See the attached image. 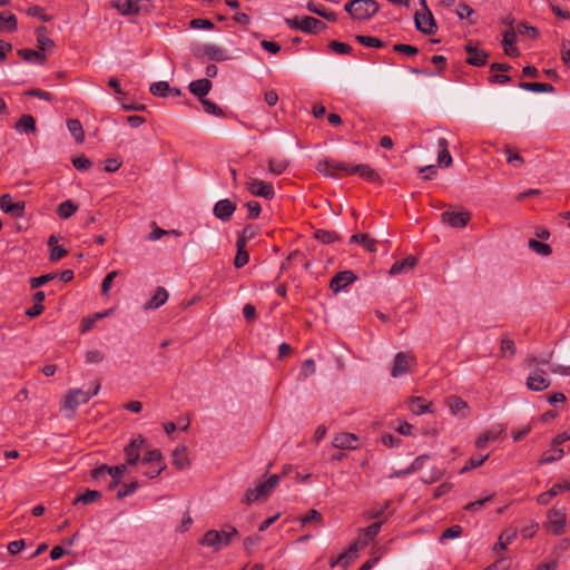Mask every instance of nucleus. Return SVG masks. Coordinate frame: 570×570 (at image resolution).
<instances>
[{
    "label": "nucleus",
    "mask_w": 570,
    "mask_h": 570,
    "mask_svg": "<svg viewBox=\"0 0 570 570\" xmlns=\"http://www.w3.org/2000/svg\"><path fill=\"white\" fill-rule=\"evenodd\" d=\"M504 151L505 154H508L507 161L513 167H520L523 164V158L521 157V155L518 153H512L510 146H505Z\"/></svg>",
    "instance_id": "63"
},
{
    "label": "nucleus",
    "mask_w": 570,
    "mask_h": 570,
    "mask_svg": "<svg viewBox=\"0 0 570 570\" xmlns=\"http://www.w3.org/2000/svg\"><path fill=\"white\" fill-rule=\"evenodd\" d=\"M328 48L338 55H350L353 50V48L348 43L341 42L337 40H332L328 43Z\"/></svg>",
    "instance_id": "56"
},
{
    "label": "nucleus",
    "mask_w": 570,
    "mask_h": 570,
    "mask_svg": "<svg viewBox=\"0 0 570 570\" xmlns=\"http://www.w3.org/2000/svg\"><path fill=\"white\" fill-rule=\"evenodd\" d=\"M464 50L468 53L465 62L474 67H483L488 63L489 53L482 49H479L473 41H468L464 46Z\"/></svg>",
    "instance_id": "14"
},
{
    "label": "nucleus",
    "mask_w": 570,
    "mask_h": 570,
    "mask_svg": "<svg viewBox=\"0 0 570 570\" xmlns=\"http://www.w3.org/2000/svg\"><path fill=\"white\" fill-rule=\"evenodd\" d=\"M236 248L237 253L234 259V266L236 268H242L249 262V254L246 246L243 244V240H236Z\"/></svg>",
    "instance_id": "38"
},
{
    "label": "nucleus",
    "mask_w": 570,
    "mask_h": 570,
    "mask_svg": "<svg viewBox=\"0 0 570 570\" xmlns=\"http://www.w3.org/2000/svg\"><path fill=\"white\" fill-rule=\"evenodd\" d=\"M567 514L563 510L551 509L548 512V520L543 527L553 535H561L566 531Z\"/></svg>",
    "instance_id": "6"
},
{
    "label": "nucleus",
    "mask_w": 570,
    "mask_h": 570,
    "mask_svg": "<svg viewBox=\"0 0 570 570\" xmlns=\"http://www.w3.org/2000/svg\"><path fill=\"white\" fill-rule=\"evenodd\" d=\"M351 244H361L367 252L374 253L376 252L377 240L371 238L368 234H354L350 238Z\"/></svg>",
    "instance_id": "30"
},
{
    "label": "nucleus",
    "mask_w": 570,
    "mask_h": 570,
    "mask_svg": "<svg viewBox=\"0 0 570 570\" xmlns=\"http://www.w3.org/2000/svg\"><path fill=\"white\" fill-rule=\"evenodd\" d=\"M37 32V47L38 49L45 53L46 50L53 48L55 41L47 37L48 28L45 26H40L36 30Z\"/></svg>",
    "instance_id": "29"
},
{
    "label": "nucleus",
    "mask_w": 570,
    "mask_h": 570,
    "mask_svg": "<svg viewBox=\"0 0 570 570\" xmlns=\"http://www.w3.org/2000/svg\"><path fill=\"white\" fill-rule=\"evenodd\" d=\"M99 390V382L96 383V386L92 391H83L81 389L70 390L65 396L60 410L67 412V417H73L78 406L80 404L88 403L92 396L98 394Z\"/></svg>",
    "instance_id": "1"
},
{
    "label": "nucleus",
    "mask_w": 570,
    "mask_h": 570,
    "mask_svg": "<svg viewBox=\"0 0 570 570\" xmlns=\"http://www.w3.org/2000/svg\"><path fill=\"white\" fill-rule=\"evenodd\" d=\"M564 452L560 448H553L552 450L543 452L539 460V465L553 463L563 456Z\"/></svg>",
    "instance_id": "44"
},
{
    "label": "nucleus",
    "mask_w": 570,
    "mask_h": 570,
    "mask_svg": "<svg viewBox=\"0 0 570 570\" xmlns=\"http://www.w3.org/2000/svg\"><path fill=\"white\" fill-rule=\"evenodd\" d=\"M431 405L432 403L426 402L422 396H411L407 401L409 410L415 415L431 412Z\"/></svg>",
    "instance_id": "25"
},
{
    "label": "nucleus",
    "mask_w": 570,
    "mask_h": 570,
    "mask_svg": "<svg viewBox=\"0 0 570 570\" xmlns=\"http://www.w3.org/2000/svg\"><path fill=\"white\" fill-rule=\"evenodd\" d=\"M314 237L323 244H333L341 240V236L334 230L316 229Z\"/></svg>",
    "instance_id": "39"
},
{
    "label": "nucleus",
    "mask_w": 570,
    "mask_h": 570,
    "mask_svg": "<svg viewBox=\"0 0 570 570\" xmlns=\"http://www.w3.org/2000/svg\"><path fill=\"white\" fill-rule=\"evenodd\" d=\"M285 23L293 30H301L309 35H317L327 28L322 20L311 16H305L303 18H286Z\"/></svg>",
    "instance_id": "4"
},
{
    "label": "nucleus",
    "mask_w": 570,
    "mask_h": 570,
    "mask_svg": "<svg viewBox=\"0 0 570 570\" xmlns=\"http://www.w3.org/2000/svg\"><path fill=\"white\" fill-rule=\"evenodd\" d=\"M256 236V227L254 225H246L243 230L238 234L237 240H243V244L247 246L248 240Z\"/></svg>",
    "instance_id": "60"
},
{
    "label": "nucleus",
    "mask_w": 570,
    "mask_h": 570,
    "mask_svg": "<svg viewBox=\"0 0 570 570\" xmlns=\"http://www.w3.org/2000/svg\"><path fill=\"white\" fill-rule=\"evenodd\" d=\"M529 248L541 256H549L552 253V248L550 245L539 242L537 239L529 240Z\"/></svg>",
    "instance_id": "51"
},
{
    "label": "nucleus",
    "mask_w": 570,
    "mask_h": 570,
    "mask_svg": "<svg viewBox=\"0 0 570 570\" xmlns=\"http://www.w3.org/2000/svg\"><path fill=\"white\" fill-rule=\"evenodd\" d=\"M493 497H494V494H490V495L479 499L476 501L469 502L464 507V510L471 511V512L480 511L485 505V503L490 502L493 499Z\"/></svg>",
    "instance_id": "61"
},
{
    "label": "nucleus",
    "mask_w": 570,
    "mask_h": 570,
    "mask_svg": "<svg viewBox=\"0 0 570 570\" xmlns=\"http://www.w3.org/2000/svg\"><path fill=\"white\" fill-rule=\"evenodd\" d=\"M238 537V530L233 525H226L222 531L208 530L199 541L202 546L212 547L216 551L229 546L233 538Z\"/></svg>",
    "instance_id": "2"
},
{
    "label": "nucleus",
    "mask_w": 570,
    "mask_h": 570,
    "mask_svg": "<svg viewBox=\"0 0 570 570\" xmlns=\"http://www.w3.org/2000/svg\"><path fill=\"white\" fill-rule=\"evenodd\" d=\"M288 165H289V161L284 158H269L268 159V170L276 176L282 175L287 169Z\"/></svg>",
    "instance_id": "42"
},
{
    "label": "nucleus",
    "mask_w": 570,
    "mask_h": 570,
    "mask_svg": "<svg viewBox=\"0 0 570 570\" xmlns=\"http://www.w3.org/2000/svg\"><path fill=\"white\" fill-rule=\"evenodd\" d=\"M126 465L127 464L109 466L107 464H101L91 471V478L96 481H100L109 475L110 478L121 482V478L126 472Z\"/></svg>",
    "instance_id": "12"
},
{
    "label": "nucleus",
    "mask_w": 570,
    "mask_h": 570,
    "mask_svg": "<svg viewBox=\"0 0 570 570\" xmlns=\"http://www.w3.org/2000/svg\"><path fill=\"white\" fill-rule=\"evenodd\" d=\"M355 40L365 46V47H368V48H384L385 47V42L382 41L381 39L379 38H375V37H371V36H362V35H358L355 37Z\"/></svg>",
    "instance_id": "49"
},
{
    "label": "nucleus",
    "mask_w": 570,
    "mask_h": 570,
    "mask_svg": "<svg viewBox=\"0 0 570 570\" xmlns=\"http://www.w3.org/2000/svg\"><path fill=\"white\" fill-rule=\"evenodd\" d=\"M525 384L529 390L534 391V392H541V391L547 390L550 386L551 381L548 377L544 370H542L540 367H535L531 371V373L527 377Z\"/></svg>",
    "instance_id": "10"
},
{
    "label": "nucleus",
    "mask_w": 570,
    "mask_h": 570,
    "mask_svg": "<svg viewBox=\"0 0 570 570\" xmlns=\"http://www.w3.org/2000/svg\"><path fill=\"white\" fill-rule=\"evenodd\" d=\"M0 208L16 217H21L24 212V203H13L12 197L9 194H4L0 197Z\"/></svg>",
    "instance_id": "21"
},
{
    "label": "nucleus",
    "mask_w": 570,
    "mask_h": 570,
    "mask_svg": "<svg viewBox=\"0 0 570 570\" xmlns=\"http://www.w3.org/2000/svg\"><path fill=\"white\" fill-rule=\"evenodd\" d=\"M382 522H373L365 529L361 530V533L358 534V542L361 544V548H365L381 531Z\"/></svg>",
    "instance_id": "22"
},
{
    "label": "nucleus",
    "mask_w": 570,
    "mask_h": 570,
    "mask_svg": "<svg viewBox=\"0 0 570 570\" xmlns=\"http://www.w3.org/2000/svg\"><path fill=\"white\" fill-rule=\"evenodd\" d=\"M72 165L75 166V168H77L78 170H88L91 168L92 166V163L91 160L86 157L85 155H80V156H77L75 158H72Z\"/></svg>",
    "instance_id": "62"
},
{
    "label": "nucleus",
    "mask_w": 570,
    "mask_h": 570,
    "mask_svg": "<svg viewBox=\"0 0 570 570\" xmlns=\"http://www.w3.org/2000/svg\"><path fill=\"white\" fill-rule=\"evenodd\" d=\"M18 55L27 62H36L39 65H43L47 60V57L43 52L32 49H19Z\"/></svg>",
    "instance_id": "33"
},
{
    "label": "nucleus",
    "mask_w": 570,
    "mask_h": 570,
    "mask_svg": "<svg viewBox=\"0 0 570 570\" xmlns=\"http://www.w3.org/2000/svg\"><path fill=\"white\" fill-rule=\"evenodd\" d=\"M212 87L213 83L208 78H202L191 81L188 86V89L194 96L198 97L200 100L205 98V96L210 91Z\"/></svg>",
    "instance_id": "23"
},
{
    "label": "nucleus",
    "mask_w": 570,
    "mask_h": 570,
    "mask_svg": "<svg viewBox=\"0 0 570 570\" xmlns=\"http://www.w3.org/2000/svg\"><path fill=\"white\" fill-rule=\"evenodd\" d=\"M56 277H57L56 273H48V274H45V275H41V276H38V277H31L30 281H29L30 287L32 289L38 288V287L43 286L45 284H47L48 282L55 279Z\"/></svg>",
    "instance_id": "55"
},
{
    "label": "nucleus",
    "mask_w": 570,
    "mask_h": 570,
    "mask_svg": "<svg viewBox=\"0 0 570 570\" xmlns=\"http://www.w3.org/2000/svg\"><path fill=\"white\" fill-rule=\"evenodd\" d=\"M101 492L97 490H87L85 493L78 495L73 500V504H77L79 502L83 504L92 503L101 498Z\"/></svg>",
    "instance_id": "47"
},
{
    "label": "nucleus",
    "mask_w": 570,
    "mask_h": 570,
    "mask_svg": "<svg viewBox=\"0 0 570 570\" xmlns=\"http://www.w3.org/2000/svg\"><path fill=\"white\" fill-rule=\"evenodd\" d=\"M519 88L533 92H553L554 87L547 82H520Z\"/></svg>",
    "instance_id": "37"
},
{
    "label": "nucleus",
    "mask_w": 570,
    "mask_h": 570,
    "mask_svg": "<svg viewBox=\"0 0 570 570\" xmlns=\"http://www.w3.org/2000/svg\"><path fill=\"white\" fill-rule=\"evenodd\" d=\"M357 276L352 271L338 272L330 282V288L333 293H338L353 284Z\"/></svg>",
    "instance_id": "16"
},
{
    "label": "nucleus",
    "mask_w": 570,
    "mask_h": 570,
    "mask_svg": "<svg viewBox=\"0 0 570 570\" xmlns=\"http://www.w3.org/2000/svg\"><path fill=\"white\" fill-rule=\"evenodd\" d=\"M67 127L77 142H82L85 139V131L81 122L78 119H69Z\"/></svg>",
    "instance_id": "43"
},
{
    "label": "nucleus",
    "mask_w": 570,
    "mask_h": 570,
    "mask_svg": "<svg viewBox=\"0 0 570 570\" xmlns=\"http://www.w3.org/2000/svg\"><path fill=\"white\" fill-rule=\"evenodd\" d=\"M456 14H458L459 19H461V20L468 19L470 24L476 23V20L472 19V17H474L476 14L474 9H472L470 6H468L464 2H462L458 6Z\"/></svg>",
    "instance_id": "46"
},
{
    "label": "nucleus",
    "mask_w": 570,
    "mask_h": 570,
    "mask_svg": "<svg viewBox=\"0 0 570 570\" xmlns=\"http://www.w3.org/2000/svg\"><path fill=\"white\" fill-rule=\"evenodd\" d=\"M281 480V475L273 474L265 482L261 483L257 487V492L263 494V497H267L277 485Z\"/></svg>",
    "instance_id": "40"
},
{
    "label": "nucleus",
    "mask_w": 570,
    "mask_h": 570,
    "mask_svg": "<svg viewBox=\"0 0 570 570\" xmlns=\"http://www.w3.org/2000/svg\"><path fill=\"white\" fill-rule=\"evenodd\" d=\"M194 56L197 57V58L204 56L208 60L217 61V62L225 61V60H227L229 58L228 55H227V51L224 48L218 47L216 45L198 46L194 50Z\"/></svg>",
    "instance_id": "11"
},
{
    "label": "nucleus",
    "mask_w": 570,
    "mask_h": 570,
    "mask_svg": "<svg viewBox=\"0 0 570 570\" xmlns=\"http://www.w3.org/2000/svg\"><path fill=\"white\" fill-rule=\"evenodd\" d=\"M393 51L402 55H406L409 57L416 56L419 53V48L412 45L405 43H395L393 46Z\"/></svg>",
    "instance_id": "58"
},
{
    "label": "nucleus",
    "mask_w": 570,
    "mask_h": 570,
    "mask_svg": "<svg viewBox=\"0 0 570 570\" xmlns=\"http://www.w3.org/2000/svg\"><path fill=\"white\" fill-rule=\"evenodd\" d=\"M425 12L416 11L414 14L415 28L423 35L432 36L438 31L436 21L430 9L424 10Z\"/></svg>",
    "instance_id": "8"
},
{
    "label": "nucleus",
    "mask_w": 570,
    "mask_h": 570,
    "mask_svg": "<svg viewBox=\"0 0 570 570\" xmlns=\"http://www.w3.org/2000/svg\"><path fill=\"white\" fill-rule=\"evenodd\" d=\"M438 146L440 148L438 154V165L440 167H449L452 164V156L449 151V141L446 138H440L438 140Z\"/></svg>",
    "instance_id": "28"
},
{
    "label": "nucleus",
    "mask_w": 570,
    "mask_h": 570,
    "mask_svg": "<svg viewBox=\"0 0 570 570\" xmlns=\"http://www.w3.org/2000/svg\"><path fill=\"white\" fill-rule=\"evenodd\" d=\"M110 6L125 17L148 13L153 8L151 0H111Z\"/></svg>",
    "instance_id": "3"
},
{
    "label": "nucleus",
    "mask_w": 570,
    "mask_h": 570,
    "mask_svg": "<svg viewBox=\"0 0 570 570\" xmlns=\"http://www.w3.org/2000/svg\"><path fill=\"white\" fill-rule=\"evenodd\" d=\"M168 299V292L165 287H157L151 298L145 303V309H157L163 306Z\"/></svg>",
    "instance_id": "27"
},
{
    "label": "nucleus",
    "mask_w": 570,
    "mask_h": 570,
    "mask_svg": "<svg viewBox=\"0 0 570 570\" xmlns=\"http://www.w3.org/2000/svg\"><path fill=\"white\" fill-rule=\"evenodd\" d=\"M245 188L253 196L263 197L268 200L273 199L275 196V189L273 184L257 178L249 177L245 183Z\"/></svg>",
    "instance_id": "7"
},
{
    "label": "nucleus",
    "mask_w": 570,
    "mask_h": 570,
    "mask_svg": "<svg viewBox=\"0 0 570 570\" xmlns=\"http://www.w3.org/2000/svg\"><path fill=\"white\" fill-rule=\"evenodd\" d=\"M518 32L521 36L529 37L530 39H537L539 37V30L535 27L528 24L527 22H520L518 24Z\"/></svg>",
    "instance_id": "57"
},
{
    "label": "nucleus",
    "mask_w": 570,
    "mask_h": 570,
    "mask_svg": "<svg viewBox=\"0 0 570 570\" xmlns=\"http://www.w3.org/2000/svg\"><path fill=\"white\" fill-rule=\"evenodd\" d=\"M138 487L139 484L136 481L130 482L128 484H124L122 488L117 492V498L124 499L126 497L134 494L137 491Z\"/></svg>",
    "instance_id": "64"
},
{
    "label": "nucleus",
    "mask_w": 570,
    "mask_h": 570,
    "mask_svg": "<svg viewBox=\"0 0 570 570\" xmlns=\"http://www.w3.org/2000/svg\"><path fill=\"white\" fill-rule=\"evenodd\" d=\"M450 411L453 415L465 417L469 414L468 403L459 396H450L448 399Z\"/></svg>",
    "instance_id": "26"
},
{
    "label": "nucleus",
    "mask_w": 570,
    "mask_h": 570,
    "mask_svg": "<svg viewBox=\"0 0 570 570\" xmlns=\"http://www.w3.org/2000/svg\"><path fill=\"white\" fill-rule=\"evenodd\" d=\"M78 209V206L72 200H65L58 205L57 215L61 219H68L71 217Z\"/></svg>",
    "instance_id": "41"
},
{
    "label": "nucleus",
    "mask_w": 570,
    "mask_h": 570,
    "mask_svg": "<svg viewBox=\"0 0 570 570\" xmlns=\"http://www.w3.org/2000/svg\"><path fill=\"white\" fill-rule=\"evenodd\" d=\"M173 464L179 470H183L189 465L186 446H178L174 450Z\"/></svg>",
    "instance_id": "36"
},
{
    "label": "nucleus",
    "mask_w": 570,
    "mask_h": 570,
    "mask_svg": "<svg viewBox=\"0 0 570 570\" xmlns=\"http://www.w3.org/2000/svg\"><path fill=\"white\" fill-rule=\"evenodd\" d=\"M462 527L459 525V524H454L448 529H445L441 535H440V541L441 542H444L445 540H449V539H455V538H459L461 534H462Z\"/></svg>",
    "instance_id": "54"
},
{
    "label": "nucleus",
    "mask_w": 570,
    "mask_h": 570,
    "mask_svg": "<svg viewBox=\"0 0 570 570\" xmlns=\"http://www.w3.org/2000/svg\"><path fill=\"white\" fill-rule=\"evenodd\" d=\"M14 128L19 132L33 134L37 131L36 120L31 115H22L16 122Z\"/></svg>",
    "instance_id": "34"
},
{
    "label": "nucleus",
    "mask_w": 570,
    "mask_h": 570,
    "mask_svg": "<svg viewBox=\"0 0 570 570\" xmlns=\"http://www.w3.org/2000/svg\"><path fill=\"white\" fill-rule=\"evenodd\" d=\"M515 351L514 342L508 336H503L501 340L500 355L503 357L508 353L509 356L512 357Z\"/></svg>",
    "instance_id": "53"
},
{
    "label": "nucleus",
    "mask_w": 570,
    "mask_h": 570,
    "mask_svg": "<svg viewBox=\"0 0 570 570\" xmlns=\"http://www.w3.org/2000/svg\"><path fill=\"white\" fill-rule=\"evenodd\" d=\"M306 9L309 12L315 13V14L324 18L325 20L330 21V22H336L337 21L336 12L327 10L323 4L317 3V2H315L313 0L307 2Z\"/></svg>",
    "instance_id": "24"
},
{
    "label": "nucleus",
    "mask_w": 570,
    "mask_h": 570,
    "mask_svg": "<svg viewBox=\"0 0 570 570\" xmlns=\"http://www.w3.org/2000/svg\"><path fill=\"white\" fill-rule=\"evenodd\" d=\"M356 171H357L356 175H358L365 181L382 183V178L379 175V173L367 164L358 165V168H356Z\"/></svg>",
    "instance_id": "31"
},
{
    "label": "nucleus",
    "mask_w": 570,
    "mask_h": 570,
    "mask_svg": "<svg viewBox=\"0 0 570 570\" xmlns=\"http://www.w3.org/2000/svg\"><path fill=\"white\" fill-rule=\"evenodd\" d=\"M150 94L158 97H168L170 94V86L167 81H157L150 85Z\"/></svg>",
    "instance_id": "48"
},
{
    "label": "nucleus",
    "mask_w": 570,
    "mask_h": 570,
    "mask_svg": "<svg viewBox=\"0 0 570 570\" xmlns=\"http://www.w3.org/2000/svg\"><path fill=\"white\" fill-rule=\"evenodd\" d=\"M236 210V204L230 199L218 200L213 209L215 217L222 222H229L234 212Z\"/></svg>",
    "instance_id": "17"
},
{
    "label": "nucleus",
    "mask_w": 570,
    "mask_h": 570,
    "mask_svg": "<svg viewBox=\"0 0 570 570\" xmlns=\"http://www.w3.org/2000/svg\"><path fill=\"white\" fill-rule=\"evenodd\" d=\"M356 20H370L380 9V4L375 0H358Z\"/></svg>",
    "instance_id": "20"
},
{
    "label": "nucleus",
    "mask_w": 570,
    "mask_h": 570,
    "mask_svg": "<svg viewBox=\"0 0 570 570\" xmlns=\"http://www.w3.org/2000/svg\"><path fill=\"white\" fill-rule=\"evenodd\" d=\"M441 219L442 223L448 224L453 228H463L469 224L471 215L469 212L465 210H446L441 214Z\"/></svg>",
    "instance_id": "15"
},
{
    "label": "nucleus",
    "mask_w": 570,
    "mask_h": 570,
    "mask_svg": "<svg viewBox=\"0 0 570 570\" xmlns=\"http://www.w3.org/2000/svg\"><path fill=\"white\" fill-rule=\"evenodd\" d=\"M361 549L358 540L352 542L345 552L341 553L335 560L330 562V566L334 568L337 564H342L344 569L347 568L351 561L357 557Z\"/></svg>",
    "instance_id": "18"
},
{
    "label": "nucleus",
    "mask_w": 570,
    "mask_h": 570,
    "mask_svg": "<svg viewBox=\"0 0 570 570\" xmlns=\"http://www.w3.org/2000/svg\"><path fill=\"white\" fill-rule=\"evenodd\" d=\"M416 365V357L410 352H399L393 360L391 375L393 377L403 376L412 371Z\"/></svg>",
    "instance_id": "5"
},
{
    "label": "nucleus",
    "mask_w": 570,
    "mask_h": 570,
    "mask_svg": "<svg viewBox=\"0 0 570 570\" xmlns=\"http://www.w3.org/2000/svg\"><path fill=\"white\" fill-rule=\"evenodd\" d=\"M358 441V436L354 433H338L334 436L332 441V445L340 450H355L357 445L355 444Z\"/></svg>",
    "instance_id": "19"
},
{
    "label": "nucleus",
    "mask_w": 570,
    "mask_h": 570,
    "mask_svg": "<svg viewBox=\"0 0 570 570\" xmlns=\"http://www.w3.org/2000/svg\"><path fill=\"white\" fill-rule=\"evenodd\" d=\"M344 166V161L324 158L318 160L316 169L323 176L336 179L343 177Z\"/></svg>",
    "instance_id": "9"
},
{
    "label": "nucleus",
    "mask_w": 570,
    "mask_h": 570,
    "mask_svg": "<svg viewBox=\"0 0 570 570\" xmlns=\"http://www.w3.org/2000/svg\"><path fill=\"white\" fill-rule=\"evenodd\" d=\"M146 444V439L138 435L132 439L124 449L127 465H136L140 459V452Z\"/></svg>",
    "instance_id": "13"
},
{
    "label": "nucleus",
    "mask_w": 570,
    "mask_h": 570,
    "mask_svg": "<svg viewBox=\"0 0 570 570\" xmlns=\"http://www.w3.org/2000/svg\"><path fill=\"white\" fill-rule=\"evenodd\" d=\"M18 29L17 17L11 12L0 13V30L7 32H14Z\"/></svg>",
    "instance_id": "35"
},
{
    "label": "nucleus",
    "mask_w": 570,
    "mask_h": 570,
    "mask_svg": "<svg viewBox=\"0 0 570 570\" xmlns=\"http://www.w3.org/2000/svg\"><path fill=\"white\" fill-rule=\"evenodd\" d=\"M200 104L204 108V111L208 115H213L216 117H225V112L220 107H218L214 101L203 98L200 99Z\"/></svg>",
    "instance_id": "50"
},
{
    "label": "nucleus",
    "mask_w": 570,
    "mask_h": 570,
    "mask_svg": "<svg viewBox=\"0 0 570 570\" xmlns=\"http://www.w3.org/2000/svg\"><path fill=\"white\" fill-rule=\"evenodd\" d=\"M416 263H417V259L413 256H407L401 261H396L391 266L390 274L397 275L405 271H410L416 265Z\"/></svg>",
    "instance_id": "32"
},
{
    "label": "nucleus",
    "mask_w": 570,
    "mask_h": 570,
    "mask_svg": "<svg viewBox=\"0 0 570 570\" xmlns=\"http://www.w3.org/2000/svg\"><path fill=\"white\" fill-rule=\"evenodd\" d=\"M489 458L488 454H474L472 455L465 463V465L460 470V473L463 474L472 469L481 466L487 459Z\"/></svg>",
    "instance_id": "45"
},
{
    "label": "nucleus",
    "mask_w": 570,
    "mask_h": 570,
    "mask_svg": "<svg viewBox=\"0 0 570 570\" xmlns=\"http://www.w3.org/2000/svg\"><path fill=\"white\" fill-rule=\"evenodd\" d=\"M161 461H163V454H161L160 450H158V449L147 451L142 458V463H145V464H154V463L161 464Z\"/></svg>",
    "instance_id": "59"
},
{
    "label": "nucleus",
    "mask_w": 570,
    "mask_h": 570,
    "mask_svg": "<svg viewBox=\"0 0 570 570\" xmlns=\"http://www.w3.org/2000/svg\"><path fill=\"white\" fill-rule=\"evenodd\" d=\"M518 531L515 529H508L503 531L499 538V543L495 547L504 550L517 538Z\"/></svg>",
    "instance_id": "52"
}]
</instances>
